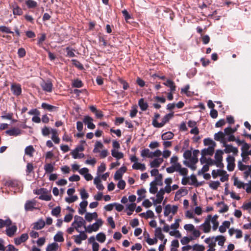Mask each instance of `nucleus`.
Segmentation results:
<instances>
[{"mask_svg":"<svg viewBox=\"0 0 251 251\" xmlns=\"http://www.w3.org/2000/svg\"><path fill=\"white\" fill-rule=\"evenodd\" d=\"M204 241L208 244L209 247H214L216 245V241L214 238H207L205 239Z\"/></svg>","mask_w":251,"mask_h":251,"instance_id":"45","label":"nucleus"},{"mask_svg":"<svg viewBox=\"0 0 251 251\" xmlns=\"http://www.w3.org/2000/svg\"><path fill=\"white\" fill-rule=\"evenodd\" d=\"M93 121L91 117L87 116L84 117L83 121L87 126L88 128L93 129L95 128V125L93 123Z\"/></svg>","mask_w":251,"mask_h":251,"instance_id":"16","label":"nucleus"},{"mask_svg":"<svg viewBox=\"0 0 251 251\" xmlns=\"http://www.w3.org/2000/svg\"><path fill=\"white\" fill-rule=\"evenodd\" d=\"M41 87L43 90L45 92L50 93L52 92L53 85L52 83L50 80L43 81L40 84Z\"/></svg>","mask_w":251,"mask_h":251,"instance_id":"9","label":"nucleus"},{"mask_svg":"<svg viewBox=\"0 0 251 251\" xmlns=\"http://www.w3.org/2000/svg\"><path fill=\"white\" fill-rule=\"evenodd\" d=\"M174 134L171 131H168L163 133L161 136V139L163 140H171L173 138Z\"/></svg>","mask_w":251,"mask_h":251,"instance_id":"35","label":"nucleus"},{"mask_svg":"<svg viewBox=\"0 0 251 251\" xmlns=\"http://www.w3.org/2000/svg\"><path fill=\"white\" fill-rule=\"evenodd\" d=\"M85 231H80L79 234L76 235H74L73 238L74 240V242L78 245H80L82 243V241L85 240L87 238V235L85 232Z\"/></svg>","mask_w":251,"mask_h":251,"instance_id":"7","label":"nucleus"},{"mask_svg":"<svg viewBox=\"0 0 251 251\" xmlns=\"http://www.w3.org/2000/svg\"><path fill=\"white\" fill-rule=\"evenodd\" d=\"M147 191L145 188H141L137 191V194L138 196L145 198L146 197Z\"/></svg>","mask_w":251,"mask_h":251,"instance_id":"57","label":"nucleus"},{"mask_svg":"<svg viewBox=\"0 0 251 251\" xmlns=\"http://www.w3.org/2000/svg\"><path fill=\"white\" fill-rule=\"evenodd\" d=\"M172 178L171 177L167 178L165 179L164 183L166 186L164 188V190L166 191V193H170L172 191L171 184L172 183Z\"/></svg>","mask_w":251,"mask_h":251,"instance_id":"18","label":"nucleus"},{"mask_svg":"<svg viewBox=\"0 0 251 251\" xmlns=\"http://www.w3.org/2000/svg\"><path fill=\"white\" fill-rule=\"evenodd\" d=\"M215 148L213 147H208L207 148L201 150V154L202 155H210L211 156L213 154Z\"/></svg>","mask_w":251,"mask_h":251,"instance_id":"22","label":"nucleus"},{"mask_svg":"<svg viewBox=\"0 0 251 251\" xmlns=\"http://www.w3.org/2000/svg\"><path fill=\"white\" fill-rule=\"evenodd\" d=\"M193 249L195 251H204L205 248L202 245L195 244L193 246Z\"/></svg>","mask_w":251,"mask_h":251,"instance_id":"64","label":"nucleus"},{"mask_svg":"<svg viewBox=\"0 0 251 251\" xmlns=\"http://www.w3.org/2000/svg\"><path fill=\"white\" fill-rule=\"evenodd\" d=\"M236 131V128H232L230 126H228L224 129V132L221 131V142H225V139L226 136L233 134Z\"/></svg>","mask_w":251,"mask_h":251,"instance_id":"6","label":"nucleus"},{"mask_svg":"<svg viewBox=\"0 0 251 251\" xmlns=\"http://www.w3.org/2000/svg\"><path fill=\"white\" fill-rule=\"evenodd\" d=\"M163 84L170 88V91L171 92H174L176 90V86L174 82L170 79H168L163 83Z\"/></svg>","mask_w":251,"mask_h":251,"instance_id":"21","label":"nucleus"},{"mask_svg":"<svg viewBox=\"0 0 251 251\" xmlns=\"http://www.w3.org/2000/svg\"><path fill=\"white\" fill-rule=\"evenodd\" d=\"M234 185L238 188H244L245 185L243 182L239 181L237 177L234 178Z\"/></svg>","mask_w":251,"mask_h":251,"instance_id":"48","label":"nucleus"},{"mask_svg":"<svg viewBox=\"0 0 251 251\" xmlns=\"http://www.w3.org/2000/svg\"><path fill=\"white\" fill-rule=\"evenodd\" d=\"M155 236L156 238L161 240L164 238V235L162 232V229L160 227H157L155 230Z\"/></svg>","mask_w":251,"mask_h":251,"instance_id":"37","label":"nucleus"},{"mask_svg":"<svg viewBox=\"0 0 251 251\" xmlns=\"http://www.w3.org/2000/svg\"><path fill=\"white\" fill-rule=\"evenodd\" d=\"M235 140V137L233 135H229L228 136H226V138L225 139V142H221L223 143V144H226V142H231L234 141Z\"/></svg>","mask_w":251,"mask_h":251,"instance_id":"59","label":"nucleus"},{"mask_svg":"<svg viewBox=\"0 0 251 251\" xmlns=\"http://www.w3.org/2000/svg\"><path fill=\"white\" fill-rule=\"evenodd\" d=\"M166 193V191L164 190V188H161L159 191L156 194V199H155L154 197L151 198V199L153 201L154 205H156L157 204H160L163 199L164 195Z\"/></svg>","mask_w":251,"mask_h":251,"instance_id":"4","label":"nucleus"},{"mask_svg":"<svg viewBox=\"0 0 251 251\" xmlns=\"http://www.w3.org/2000/svg\"><path fill=\"white\" fill-rule=\"evenodd\" d=\"M132 168L133 169L137 170H140L141 171H144L146 170V167L144 164L141 163H134L132 166Z\"/></svg>","mask_w":251,"mask_h":251,"instance_id":"26","label":"nucleus"},{"mask_svg":"<svg viewBox=\"0 0 251 251\" xmlns=\"http://www.w3.org/2000/svg\"><path fill=\"white\" fill-rule=\"evenodd\" d=\"M13 13L15 15H21L23 14L22 9L18 6L13 7Z\"/></svg>","mask_w":251,"mask_h":251,"instance_id":"53","label":"nucleus"},{"mask_svg":"<svg viewBox=\"0 0 251 251\" xmlns=\"http://www.w3.org/2000/svg\"><path fill=\"white\" fill-rule=\"evenodd\" d=\"M71 197H67L65 198V201L68 203H72L76 201L78 199L77 196H71Z\"/></svg>","mask_w":251,"mask_h":251,"instance_id":"60","label":"nucleus"},{"mask_svg":"<svg viewBox=\"0 0 251 251\" xmlns=\"http://www.w3.org/2000/svg\"><path fill=\"white\" fill-rule=\"evenodd\" d=\"M103 147V144L100 141H97L95 143V148L93 150V152L97 153L100 152V149H102Z\"/></svg>","mask_w":251,"mask_h":251,"instance_id":"46","label":"nucleus"},{"mask_svg":"<svg viewBox=\"0 0 251 251\" xmlns=\"http://www.w3.org/2000/svg\"><path fill=\"white\" fill-rule=\"evenodd\" d=\"M96 239L100 243H103L106 239L105 235L103 233L100 232L96 235Z\"/></svg>","mask_w":251,"mask_h":251,"instance_id":"50","label":"nucleus"},{"mask_svg":"<svg viewBox=\"0 0 251 251\" xmlns=\"http://www.w3.org/2000/svg\"><path fill=\"white\" fill-rule=\"evenodd\" d=\"M111 154L113 157L116 158L117 159L119 160L123 158L124 154L119 151L117 150L113 149L111 150Z\"/></svg>","mask_w":251,"mask_h":251,"instance_id":"29","label":"nucleus"},{"mask_svg":"<svg viewBox=\"0 0 251 251\" xmlns=\"http://www.w3.org/2000/svg\"><path fill=\"white\" fill-rule=\"evenodd\" d=\"M197 162H192V161H188L187 160H184L183 161V163L186 165V166H188L191 169L194 171L196 169V164Z\"/></svg>","mask_w":251,"mask_h":251,"instance_id":"38","label":"nucleus"},{"mask_svg":"<svg viewBox=\"0 0 251 251\" xmlns=\"http://www.w3.org/2000/svg\"><path fill=\"white\" fill-rule=\"evenodd\" d=\"M189 178V185H194L196 187H198L200 185V184L197 181V177L194 175H191Z\"/></svg>","mask_w":251,"mask_h":251,"instance_id":"30","label":"nucleus"},{"mask_svg":"<svg viewBox=\"0 0 251 251\" xmlns=\"http://www.w3.org/2000/svg\"><path fill=\"white\" fill-rule=\"evenodd\" d=\"M36 201L35 200L27 201L25 204V209L26 211H33L36 209Z\"/></svg>","mask_w":251,"mask_h":251,"instance_id":"10","label":"nucleus"},{"mask_svg":"<svg viewBox=\"0 0 251 251\" xmlns=\"http://www.w3.org/2000/svg\"><path fill=\"white\" fill-rule=\"evenodd\" d=\"M148 238H147L146 242L150 245H152L155 244H156L157 242V240L156 238L151 239L149 237V234H147Z\"/></svg>","mask_w":251,"mask_h":251,"instance_id":"62","label":"nucleus"},{"mask_svg":"<svg viewBox=\"0 0 251 251\" xmlns=\"http://www.w3.org/2000/svg\"><path fill=\"white\" fill-rule=\"evenodd\" d=\"M228 175L225 171L221 170V181L224 182L228 179Z\"/></svg>","mask_w":251,"mask_h":251,"instance_id":"52","label":"nucleus"},{"mask_svg":"<svg viewBox=\"0 0 251 251\" xmlns=\"http://www.w3.org/2000/svg\"><path fill=\"white\" fill-rule=\"evenodd\" d=\"M174 116V113H169L165 115L162 118V121L161 123H156L154 122L155 124L156 125L157 128H160L163 126L166 123L168 122L169 120L172 119Z\"/></svg>","mask_w":251,"mask_h":251,"instance_id":"8","label":"nucleus"},{"mask_svg":"<svg viewBox=\"0 0 251 251\" xmlns=\"http://www.w3.org/2000/svg\"><path fill=\"white\" fill-rule=\"evenodd\" d=\"M102 224L103 221L101 219H97L95 223L86 226V232L91 233L93 231H97Z\"/></svg>","mask_w":251,"mask_h":251,"instance_id":"3","label":"nucleus"},{"mask_svg":"<svg viewBox=\"0 0 251 251\" xmlns=\"http://www.w3.org/2000/svg\"><path fill=\"white\" fill-rule=\"evenodd\" d=\"M0 31L6 33H13L9 27L6 26H0Z\"/></svg>","mask_w":251,"mask_h":251,"instance_id":"58","label":"nucleus"},{"mask_svg":"<svg viewBox=\"0 0 251 251\" xmlns=\"http://www.w3.org/2000/svg\"><path fill=\"white\" fill-rule=\"evenodd\" d=\"M123 174V172L121 170H118L114 175V179L115 180H120Z\"/></svg>","mask_w":251,"mask_h":251,"instance_id":"63","label":"nucleus"},{"mask_svg":"<svg viewBox=\"0 0 251 251\" xmlns=\"http://www.w3.org/2000/svg\"><path fill=\"white\" fill-rule=\"evenodd\" d=\"M218 218V215H214L212 217L211 215H209L206 218L204 223L200 226V227L202 230L203 232H209L211 229L210 222L212 224V229L213 230H216L218 227L219 222L217 220Z\"/></svg>","mask_w":251,"mask_h":251,"instance_id":"1","label":"nucleus"},{"mask_svg":"<svg viewBox=\"0 0 251 251\" xmlns=\"http://www.w3.org/2000/svg\"><path fill=\"white\" fill-rule=\"evenodd\" d=\"M85 224H86L85 221L83 219V218L82 217L76 215L74 217V221L72 223L71 226H74L75 227V230L77 232L81 231L79 230V228L83 226L85 229L84 231L86 232V226Z\"/></svg>","mask_w":251,"mask_h":251,"instance_id":"2","label":"nucleus"},{"mask_svg":"<svg viewBox=\"0 0 251 251\" xmlns=\"http://www.w3.org/2000/svg\"><path fill=\"white\" fill-rule=\"evenodd\" d=\"M203 144L205 146H208V147H213V148H215L216 147V143L210 138L204 139Z\"/></svg>","mask_w":251,"mask_h":251,"instance_id":"40","label":"nucleus"},{"mask_svg":"<svg viewBox=\"0 0 251 251\" xmlns=\"http://www.w3.org/2000/svg\"><path fill=\"white\" fill-rule=\"evenodd\" d=\"M223 146L225 147V151L226 153H229L233 152L234 154H237L238 152L237 148L233 147L231 145L225 144H223Z\"/></svg>","mask_w":251,"mask_h":251,"instance_id":"15","label":"nucleus"},{"mask_svg":"<svg viewBox=\"0 0 251 251\" xmlns=\"http://www.w3.org/2000/svg\"><path fill=\"white\" fill-rule=\"evenodd\" d=\"M227 162V169L229 171H232L235 167V158L234 157L228 155L226 158Z\"/></svg>","mask_w":251,"mask_h":251,"instance_id":"13","label":"nucleus"},{"mask_svg":"<svg viewBox=\"0 0 251 251\" xmlns=\"http://www.w3.org/2000/svg\"><path fill=\"white\" fill-rule=\"evenodd\" d=\"M177 206H171L170 204H167L164 208V215L165 216H168L170 214L172 213L173 215H174L177 212Z\"/></svg>","mask_w":251,"mask_h":251,"instance_id":"5","label":"nucleus"},{"mask_svg":"<svg viewBox=\"0 0 251 251\" xmlns=\"http://www.w3.org/2000/svg\"><path fill=\"white\" fill-rule=\"evenodd\" d=\"M28 238L27 233H23L20 237L14 239V243L16 245H19L22 243L25 242Z\"/></svg>","mask_w":251,"mask_h":251,"instance_id":"14","label":"nucleus"},{"mask_svg":"<svg viewBox=\"0 0 251 251\" xmlns=\"http://www.w3.org/2000/svg\"><path fill=\"white\" fill-rule=\"evenodd\" d=\"M183 157L188 161H190V159L192 157V152L190 150H186L183 153Z\"/></svg>","mask_w":251,"mask_h":251,"instance_id":"54","label":"nucleus"},{"mask_svg":"<svg viewBox=\"0 0 251 251\" xmlns=\"http://www.w3.org/2000/svg\"><path fill=\"white\" fill-rule=\"evenodd\" d=\"M151 154V151L149 149H144L141 151V156L143 158L148 157L152 158Z\"/></svg>","mask_w":251,"mask_h":251,"instance_id":"34","label":"nucleus"},{"mask_svg":"<svg viewBox=\"0 0 251 251\" xmlns=\"http://www.w3.org/2000/svg\"><path fill=\"white\" fill-rule=\"evenodd\" d=\"M61 212V208L60 206H57L53 209H52L51 211V214L53 216H55L56 217H58Z\"/></svg>","mask_w":251,"mask_h":251,"instance_id":"55","label":"nucleus"},{"mask_svg":"<svg viewBox=\"0 0 251 251\" xmlns=\"http://www.w3.org/2000/svg\"><path fill=\"white\" fill-rule=\"evenodd\" d=\"M22 130L17 127H13L5 131L6 134L9 136H17L22 134Z\"/></svg>","mask_w":251,"mask_h":251,"instance_id":"12","label":"nucleus"},{"mask_svg":"<svg viewBox=\"0 0 251 251\" xmlns=\"http://www.w3.org/2000/svg\"><path fill=\"white\" fill-rule=\"evenodd\" d=\"M11 90L14 95L18 96L22 93L21 86L19 84H13L11 86Z\"/></svg>","mask_w":251,"mask_h":251,"instance_id":"11","label":"nucleus"},{"mask_svg":"<svg viewBox=\"0 0 251 251\" xmlns=\"http://www.w3.org/2000/svg\"><path fill=\"white\" fill-rule=\"evenodd\" d=\"M72 86L75 88H81L83 86V83L81 80L76 79L73 81Z\"/></svg>","mask_w":251,"mask_h":251,"instance_id":"51","label":"nucleus"},{"mask_svg":"<svg viewBox=\"0 0 251 251\" xmlns=\"http://www.w3.org/2000/svg\"><path fill=\"white\" fill-rule=\"evenodd\" d=\"M209 187L212 189H217L220 186V182L218 181H211L209 183Z\"/></svg>","mask_w":251,"mask_h":251,"instance_id":"56","label":"nucleus"},{"mask_svg":"<svg viewBox=\"0 0 251 251\" xmlns=\"http://www.w3.org/2000/svg\"><path fill=\"white\" fill-rule=\"evenodd\" d=\"M200 153V151L198 150H195L193 151V153H192V157L190 159V161L192 162H198V156Z\"/></svg>","mask_w":251,"mask_h":251,"instance_id":"44","label":"nucleus"},{"mask_svg":"<svg viewBox=\"0 0 251 251\" xmlns=\"http://www.w3.org/2000/svg\"><path fill=\"white\" fill-rule=\"evenodd\" d=\"M250 149V146L248 144L246 143H244L243 144V145L241 148L242 155L244 154L246 155V153H247L249 150Z\"/></svg>","mask_w":251,"mask_h":251,"instance_id":"61","label":"nucleus"},{"mask_svg":"<svg viewBox=\"0 0 251 251\" xmlns=\"http://www.w3.org/2000/svg\"><path fill=\"white\" fill-rule=\"evenodd\" d=\"M138 105L142 111H145L148 107V104L147 102L144 101L143 99H141L138 101Z\"/></svg>","mask_w":251,"mask_h":251,"instance_id":"36","label":"nucleus"},{"mask_svg":"<svg viewBox=\"0 0 251 251\" xmlns=\"http://www.w3.org/2000/svg\"><path fill=\"white\" fill-rule=\"evenodd\" d=\"M200 162L201 164H212V160L210 158H207L205 155H201V157L200 158Z\"/></svg>","mask_w":251,"mask_h":251,"instance_id":"43","label":"nucleus"},{"mask_svg":"<svg viewBox=\"0 0 251 251\" xmlns=\"http://www.w3.org/2000/svg\"><path fill=\"white\" fill-rule=\"evenodd\" d=\"M163 162L162 158H156L150 162V166L151 168H158Z\"/></svg>","mask_w":251,"mask_h":251,"instance_id":"20","label":"nucleus"},{"mask_svg":"<svg viewBox=\"0 0 251 251\" xmlns=\"http://www.w3.org/2000/svg\"><path fill=\"white\" fill-rule=\"evenodd\" d=\"M25 3L29 8H35L37 6V2L33 0H27Z\"/></svg>","mask_w":251,"mask_h":251,"instance_id":"47","label":"nucleus"},{"mask_svg":"<svg viewBox=\"0 0 251 251\" xmlns=\"http://www.w3.org/2000/svg\"><path fill=\"white\" fill-rule=\"evenodd\" d=\"M42 107L44 109H46L49 111H56L58 109V107L53 105H50L49 104H48L47 103H42L41 105Z\"/></svg>","mask_w":251,"mask_h":251,"instance_id":"27","label":"nucleus"},{"mask_svg":"<svg viewBox=\"0 0 251 251\" xmlns=\"http://www.w3.org/2000/svg\"><path fill=\"white\" fill-rule=\"evenodd\" d=\"M97 217V213L95 212L93 213L87 212L85 216V220L88 222H91L93 219H96Z\"/></svg>","mask_w":251,"mask_h":251,"instance_id":"23","label":"nucleus"},{"mask_svg":"<svg viewBox=\"0 0 251 251\" xmlns=\"http://www.w3.org/2000/svg\"><path fill=\"white\" fill-rule=\"evenodd\" d=\"M11 224L12 221L9 218H7L5 220L0 219V228L9 226H11Z\"/></svg>","mask_w":251,"mask_h":251,"instance_id":"25","label":"nucleus"},{"mask_svg":"<svg viewBox=\"0 0 251 251\" xmlns=\"http://www.w3.org/2000/svg\"><path fill=\"white\" fill-rule=\"evenodd\" d=\"M88 205V202L84 201L80 203V208L78 210L79 214L83 215L86 212V208Z\"/></svg>","mask_w":251,"mask_h":251,"instance_id":"28","label":"nucleus"},{"mask_svg":"<svg viewBox=\"0 0 251 251\" xmlns=\"http://www.w3.org/2000/svg\"><path fill=\"white\" fill-rule=\"evenodd\" d=\"M54 169L53 165L50 163H48L44 165V170L46 173H50Z\"/></svg>","mask_w":251,"mask_h":251,"instance_id":"49","label":"nucleus"},{"mask_svg":"<svg viewBox=\"0 0 251 251\" xmlns=\"http://www.w3.org/2000/svg\"><path fill=\"white\" fill-rule=\"evenodd\" d=\"M45 226V222L42 219H40L33 225V228L36 230H39L43 228Z\"/></svg>","mask_w":251,"mask_h":251,"instance_id":"24","label":"nucleus"},{"mask_svg":"<svg viewBox=\"0 0 251 251\" xmlns=\"http://www.w3.org/2000/svg\"><path fill=\"white\" fill-rule=\"evenodd\" d=\"M176 168V172L179 173L180 175L183 176H187L188 173V169L185 168H182L180 164H177Z\"/></svg>","mask_w":251,"mask_h":251,"instance_id":"19","label":"nucleus"},{"mask_svg":"<svg viewBox=\"0 0 251 251\" xmlns=\"http://www.w3.org/2000/svg\"><path fill=\"white\" fill-rule=\"evenodd\" d=\"M17 227L16 225H12L6 227L5 230L7 235L9 237H12L16 232Z\"/></svg>","mask_w":251,"mask_h":251,"instance_id":"17","label":"nucleus"},{"mask_svg":"<svg viewBox=\"0 0 251 251\" xmlns=\"http://www.w3.org/2000/svg\"><path fill=\"white\" fill-rule=\"evenodd\" d=\"M230 222L225 221L223 223L222 225L221 226V233H224L226 232V228H228L230 226Z\"/></svg>","mask_w":251,"mask_h":251,"instance_id":"42","label":"nucleus"},{"mask_svg":"<svg viewBox=\"0 0 251 251\" xmlns=\"http://www.w3.org/2000/svg\"><path fill=\"white\" fill-rule=\"evenodd\" d=\"M51 139L55 144H59L60 142V139L57 135V132L56 129H51Z\"/></svg>","mask_w":251,"mask_h":251,"instance_id":"33","label":"nucleus"},{"mask_svg":"<svg viewBox=\"0 0 251 251\" xmlns=\"http://www.w3.org/2000/svg\"><path fill=\"white\" fill-rule=\"evenodd\" d=\"M157 183L154 181H152L150 183V192L151 194H154L157 193L158 190V188L157 187Z\"/></svg>","mask_w":251,"mask_h":251,"instance_id":"39","label":"nucleus"},{"mask_svg":"<svg viewBox=\"0 0 251 251\" xmlns=\"http://www.w3.org/2000/svg\"><path fill=\"white\" fill-rule=\"evenodd\" d=\"M34 151L35 149L32 145H29L26 147L25 150V154L29 156V157L33 156Z\"/></svg>","mask_w":251,"mask_h":251,"instance_id":"31","label":"nucleus"},{"mask_svg":"<svg viewBox=\"0 0 251 251\" xmlns=\"http://www.w3.org/2000/svg\"><path fill=\"white\" fill-rule=\"evenodd\" d=\"M54 241L58 242H62L64 241V239L63 236V232L61 231H59L54 235L53 237Z\"/></svg>","mask_w":251,"mask_h":251,"instance_id":"32","label":"nucleus"},{"mask_svg":"<svg viewBox=\"0 0 251 251\" xmlns=\"http://www.w3.org/2000/svg\"><path fill=\"white\" fill-rule=\"evenodd\" d=\"M58 245L56 243H53L52 244H49L47 248L46 251H56L58 249Z\"/></svg>","mask_w":251,"mask_h":251,"instance_id":"41","label":"nucleus"}]
</instances>
